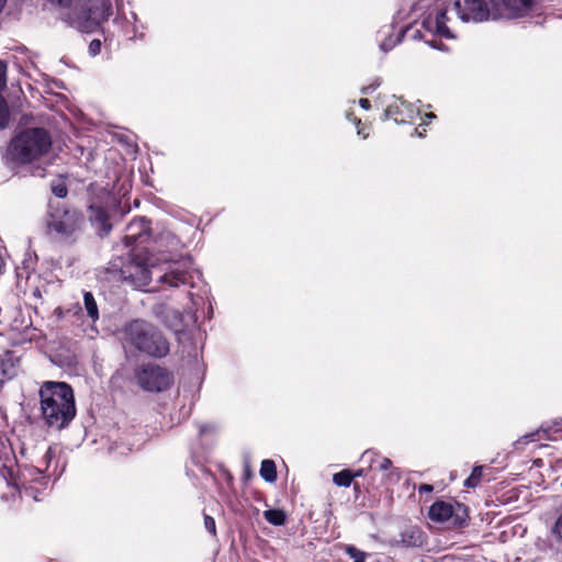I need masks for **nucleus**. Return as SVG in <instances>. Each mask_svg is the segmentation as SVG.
<instances>
[{
    "label": "nucleus",
    "mask_w": 562,
    "mask_h": 562,
    "mask_svg": "<svg viewBox=\"0 0 562 562\" xmlns=\"http://www.w3.org/2000/svg\"><path fill=\"white\" fill-rule=\"evenodd\" d=\"M190 266V259L164 258L162 262L158 265L130 261L121 269V274L135 289L157 292L165 288H179L188 284L191 279Z\"/></svg>",
    "instance_id": "obj_1"
},
{
    "label": "nucleus",
    "mask_w": 562,
    "mask_h": 562,
    "mask_svg": "<svg viewBox=\"0 0 562 562\" xmlns=\"http://www.w3.org/2000/svg\"><path fill=\"white\" fill-rule=\"evenodd\" d=\"M420 16V26L424 32L416 27V24H409L404 30H402L401 34L396 38L394 43L383 42L380 47L383 52H389L392 47L400 43L403 38H408L412 41H425L426 44L436 48L442 49V45H439L434 40H428L426 34H430L431 36H439L443 38H453L454 35L451 32L450 27L447 25L448 22V5L445 0H435L431 4H426L425 1H420L414 4L413 10H424Z\"/></svg>",
    "instance_id": "obj_2"
},
{
    "label": "nucleus",
    "mask_w": 562,
    "mask_h": 562,
    "mask_svg": "<svg viewBox=\"0 0 562 562\" xmlns=\"http://www.w3.org/2000/svg\"><path fill=\"white\" fill-rule=\"evenodd\" d=\"M42 418L48 428L60 430L76 416L74 391L65 382L47 381L40 389Z\"/></svg>",
    "instance_id": "obj_3"
},
{
    "label": "nucleus",
    "mask_w": 562,
    "mask_h": 562,
    "mask_svg": "<svg viewBox=\"0 0 562 562\" xmlns=\"http://www.w3.org/2000/svg\"><path fill=\"white\" fill-rule=\"evenodd\" d=\"M16 459L12 449L3 447L0 451V475L8 485L14 486L24 496L38 501L41 487L45 488L48 483V476L44 470L31 465H25L15 473Z\"/></svg>",
    "instance_id": "obj_4"
},
{
    "label": "nucleus",
    "mask_w": 562,
    "mask_h": 562,
    "mask_svg": "<svg viewBox=\"0 0 562 562\" xmlns=\"http://www.w3.org/2000/svg\"><path fill=\"white\" fill-rule=\"evenodd\" d=\"M124 347H132L154 358L165 357L169 352V342L153 324L135 319L126 324L122 331Z\"/></svg>",
    "instance_id": "obj_5"
},
{
    "label": "nucleus",
    "mask_w": 562,
    "mask_h": 562,
    "mask_svg": "<svg viewBox=\"0 0 562 562\" xmlns=\"http://www.w3.org/2000/svg\"><path fill=\"white\" fill-rule=\"evenodd\" d=\"M50 146L52 138L45 128H27L11 140L7 158L15 164H30L47 154Z\"/></svg>",
    "instance_id": "obj_6"
},
{
    "label": "nucleus",
    "mask_w": 562,
    "mask_h": 562,
    "mask_svg": "<svg viewBox=\"0 0 562 562\" xmlns=\"http://www.w3.org/2000/svg\"><path fill=\"white\" fill-rule=\"evenodd\" d=\"M454 8L459 19L465 23H482L503 16L501 0H458Z\"/></svg>",
    "instance_id": "obj_7"
},
{
    "label": "nucleus",
    "mask_w": 562,
    "mask_h": 562,
    "mask_svg": "<svg viewBox=\"0 0 562 562\" xmlns=\"http://www.w3.org/2000/svg\"><path fill=\"white\" fill-rule=\"evenodd\" d=\"M120 206L117 202L109 192H103L102 195L93 201L89 207V220L102 234L106 235L111 232L112 226L109 223V216L116 213V207Z\"/></svg>",
    "instance_id": "obj_8"
},
{
    "label": "nucleus",
    "mask_w": 562,
    "mask_h": 562,
    "mask_svg": "<svg viewBox=\"0 0 562 562\" xmlns=\"http://www.w3.org/2000/svg\"><path fill=\"white\" fill-rule=\"evenodd\" d=\"M135 378L137 384L147 392H162L172 383L171 374L157 364L144 366Z\"/></svg>",
    "instance_id": "obj_9"
},
{
    "label": "nucleus",
    "mask_w": 562,
    "mask_h": 562,
    "mask_svg": "<svg viewBox=\"0 0 562 562\" xmlns=\"http://www.w3.org/2000/svg\"><path fill=\"white\" fill-rule=\"evenodd\" d=\"M82 217L75 211H65L61 215H54L49 228L54 231L61 240L74 241L77 239L81 225Z\"/></svg>",
    "instance_id": "obj_10"
},
{
    "label": "nucleus",
    "mask_w": 562,
    "mask_h": 562,
    "mask_svg": "<svg viewBox=\"0 0 562 562\" xmlns=\"http://www.w3.org/2000/svg\"><path fill=\"white\" fill-rule=\"evenodd\" d=\"M418 110L415 106L404 100L396 99L393 103L389 104L384 111V119H392L395 123H406L412 120Z\"/></svg>",
    "instance_id": "obj_11"
},
{
    "label": "nucleus",
    "mask_w": 562,
    "mask_h": 562,
    "mask_svg": "<svg viewBox=\"0 0 562 562\" xmlns=\"http://www.w3.org/2000/svg\"><path fill=\"white\" fill-rule=\"evenodd\" d=\"M540 0H501L507 18H522L537 10Z\"/></svg>",
    "instance_id": "obj_12"
},
{
    "label": "nucleus",
    "mask_w": 562,
    "mask_h": 562,
    "mask_svg": "<svg viewBox=\"0 0 562 562\" xmlns=\"http://www.w3.org/2000/svg\"><path fill=\"white\" fill-rule=\"evenodd\" d=\"M149 222L144 217L135 218L127 225V234L125 240L127 245H132L148 234Z\"/></svg>",
    "instance_id": "obj_13"
},
{
    "label": "nucleus",
    "mask_w": 562,
    "mask_h": 562,
    "mask_svg": "<svg viewBox=\"0 0 562 562\" xmlns=\"http://www.w3.org/2000/svg\"><path fill=\"white\" fill-rule=\"evenodd\" d=\"M454 514V506L449 502L437 501L429 508V518L437 522L448 521Z\"/></svg>",
    "instance_id": "obj_14"
},
{
    "label": "nucleus",
    "mask_w": 562,
    "mask_h": 562,
    "mask_svg": "<svg viewBox=\"0 0 562 562\" xmlns=\"http://www.w3.org/2000/svg\"><path fill=\"white\" fill-rule=\"evenodd\" d=\"M558 432V429L552 430V428H540L533 432L527 434L515 441V447L517 449L522 448L529 442H535L541 439L555 440L557 437L553 434Z\"/></svg>",
    "instance_id": "obj_15"
},
{
    "label": "nucleus",
    "mask_w": 562,
    "mask_h": 562,
    "mask_svg": "<svg viewBox=\"0 0 562 562\" xmlns=\"http://www.w3.org/2000/svg\"><path fill=\"white\" fill-rule=\"evenodd\" d=\"M402 541L406 546L419 547L423 544V532L418 528H411L402 533Z\"/></svg>",
    "instance_id": "obj_16"
},
{
    "label": "nucleus",
    "mask_w": 562,
    "mask_h": 562,
    "mask_svg": "<svg viewBox=\"0 0 562 562\" xmlns=\"http://www.w3.org/2000/svg\"><path fill=\"white\" fill-rule=\"evenodd\" d=\"M83 304H85V310L87 312V315L90 317V319L92 322L98 321L99 319L98 305H97L94 296L92 295L91 292H85Z\"/></svg>",
    "instance_id": "obj_17"
},
{
    "label": "nucleus",
    "mask_w": 562,
    "mask_h": 562,
    "mask_svg": "<svg viewBox=\"0 0 562 562\" xmlns=\"http://www.w3.org/2000/svg\"><path fill=\"white\" fill-rule=\"evenodd\" d=\"M260 476L266 481V482H269V483H272L277 480V470H276V464L272 460H263L261 462V467H260Z\"/></svg>",
    "instance_id": "obj_18"
},
{
    "label": "nucleus",
    "mask_w": 562,
    "mask_h": 562,
    "mask_svg": "<svg viewBox=\"0 0 562 562\" xmlns=\"http://www.w3.org/2000/svg\"><path fill=\"white\" fill-rule=\"evenodd\" d=\"M263 517L273 526H283L286 520V516L281 509H268L263 513Z\"/></svg>",
    "instance_id": "obj_19"
},
{
    "label": "nucleus",
    "mask_w": 562,
    "mask_h": 562,
    "mask_svg": "<svg viewBox=\"0 0 562 562\" xmlns=\"http://www.w3.org/2000/svg\"><path fill=\"white\" fill-rule=\"evenodd\" d=\"M353 477H355V475L351 471L342 470V471L334 474L333 482L337 486L349 487L351 485Z\"/></svg>",
    "instance_id": "obj_20"
},
{
    "label": "nucleus",
    "mask_w": 562,
    "mask_h": 562,
    "mask_svg": "<svg viewBox=\"0 0 562 562\" xmlns=\"http://www.w3.org/2000/svg\"><path fill=\"white\" fill-rule=\"evenodd\" d=\"M483 467L476 465L473 468L471 475L464 481L467 487H475L481 481Z\"/></svg>",
    "instance_id": "obj_21"
},
{
    "label": "nucleus",
    "mask_w": 562,
    "mask_h": 562,
    "mask_svg": "<svg viewBox=\"0 0 562 562\" xmlns=\"http://www.w3.org/2000/svg\"><path fill=\"white\" fill-rule=\"evenodd\" d=\"M345 552L353 559V562H366L367 553L360 551L356 547L348 544L345 547Z\"/></svg>",
    "instance_id": "obj_22"
},
{
    "label": "nucleus",
    "mask_w": 562,
    "mask_h": 562,
    "mask_svg": "<svg viewBox=\"0 0 562 562\" xmlns=\"http://www.w3.org/2000/svg\"><path fill=\"white\" fill-rule=\"evenodd\" d=\"M9 122V110L5 100L0 94V130L4 128Z\"/></svg>",
    "instance_id": "obj_23"
},
{
    "label": "nucleus",
    "mask_w": 562,
    "mask_h": 562,
    "mask_svg": "<svg viewBox=\"0 0 562 562\" xmlns=\"http://www.w3.org/2000/svg\"><path fill=\"white\" fill-rule=\"evenodd\" d=\"M52 192L57 198H65L67 195L68 190H67L65 183L58 182V183L52 186Z\"/></svg>",
    "instance_id": "obj_24"
},
{
    "label": "nucleus",
    "mask_w": 562,
    "mask_h": 562,
    "mask_svg": "<svg viewBox=\"0 0 562 562\" xmlns=\"http://www.w3.org/2000/svg\"><path fill=\"white\" fill-rule=\"evenodd\" d=\"M204 527L212 536L216 535V525L213 517L204 515Z\"/></svg>",
    "instance_id": "obj_25"
},
{
    "label": "nucleus",
    "mask_w": 562,
    "mask_h": 562,
    "mask_svg": "<svg viewBox=\"0 0 562 562\" xmlns=\"http://www.w3.org/2000/svg\"><path fill=\"white\" fill-rule=\"evenodd\" d=\"M552 532L559 541H562V514L558 517L552 528Z\"/></svg>",
    "instance_id": "obj_26"
},
{
    "label": "nucleus",
    "mask_w": 562,
    "mask_h": 562,
    "mask_svg": "<svg viewBox=\"0 0 562 562\" xmlns=\"http://www.w3.org/2000/svg\"><path fill=\"white\" fill-rule=\"evenodd\" d=\"M100 50H101V42L99 40L91 41L89 44V53L92 56H95L100 53Z\"/></svg>",
    "instance_id": "obj_27"
},
{
    "label": "nucleus",
    "mask_w": 562,
    "mask_h": 562,
    "mask_svg": "<svg viewBox=\"0 0 562 562\" xmlns=\"http://www.w3.org/2000/svg\"><path fill=\"white\" fill-rule=\"evenodd\" d=\"M54 458V452L52 450V448H48L46 453L44 454V458H43V462L45 463V470L47 471L48 470V467H49V463L52 461V459Z\"/></svg>",
    "instance_id": "obj_28"
},
{
    "label": "nucleus",
    "mask_w": 562,
    "mask_h": 562,
    "mask_svg": "<svg viewBox=\"0 0 562 562\" xmlns=\"http://www.w3.org/2000/svg\"><path fill=\"white\" fill-rule=\"evenodd\" d=\"M379 86H380V81L376 80L374 83L363 87L361 89V93L362 94H369L370 92L375 90Z\"/></svg>",
    "instance_id": "obj_29"
},
{
    "label": "nucleus",
    "mask_w": 562,
    "mask_h": 562,
    "mask_svg": "<svg viewBox=\"0 0 562 562\" xmlns=\"http://www.w3.org/2000/svg\"><path fill=\"white\" fill-rule=\"evenodd\" d=\"M392 465V462L390 459L387 458H382L380 463H379V469L382 470V471H386L391 468Z\"/></svg>",
    "instance_id": "obj_30"
},
{
    "label": "nucleus",
    "mask_w": 562,
    "mask_h": 562,
    "mask_svg": "<svg viewBox=\"0 0 562 562\" xmlns=\"http://www.w3.org/2000/svg\"><path fill=\"white\" fill-rule=\"evenodd\" d=\"M359 105H360L362 109H364V110H369V109H370V106H371L370 101H369L368 99H364V98H362V99H360V100H359Z\"/></svg>",
    "instance_id": "obj_31"
},
{
    "label": "nucleus",
    "mask_w": 562,
    "mask_h": 562,
    "mask_svg": "<svg viewBox=\"0 0 562 562\" xmlns=\"http://www.w3.org/2000/svg\"><path fill=\"white\" fill-rule=\"evenodd\" d=\"M434 490V487L429 484H423L419 486V492L423 493V492H431Z\"/></svg>",
    "instance_id": "obj_32"
},
{
    "label": "nucleus",
    "mask_w": 562,
    "mask_h": 562,
    "mask_svg": "<svg viewBox=\"0 0 562 562\" xmlns=\"http://www.w3.org/2000/svg\"><path fill=\"white\" fill-rule=\"evenodd\" d=\"M390 479H394V480H398L400 479V473L396 469L392 470L391 473L389 474Z\"/></svg>",
    "instance_id": "obj_33"
},
{
    "label": "nucleus",
    "mask_w": 562,
    "mask_h": 562,
    "mask_svg": "<svg viewBox=\"0 0 562 562\" xmlns=\"http://www.w3.org/2000/svg\"><path fill=\"white\" fill-rule=\"evenodd\" d=\"M423 132H426V128H423V131H419L418 128H415V133L419 136V137H423L424 133Z\"/></svg>",
    "instance_id": "obj_34"
},
{
    "label": "nucleus",
    "mask_w": 562,
    "mask_h": 562,
    "mask_svg": "<svg viewBox=\"0 0 562 562\" xmlns=\"http://www.w3.org/2000/svg\"><path fill=\"white\" fill-rule=\"evenodd\" d=\"M423 132H426V128H423V131H419L418 128H415V133L419 136V137H423L424 133Z\"/></svg>",
    "instance_id": "obj_35"
},
{
    "label": "nucleus",
    "mask_w": 562,
    "mask_h": 562,
    "mask_svg": "<svg viewBox=\"0 0 562 562\" xmlns=\"http://www.w3.org/2000/svg\"><path fill=\"white\" fill-rule=\"evenodd\" d=\"M358 135H361L363 138L368 137V134H364L362 128H358Z\"/></svg>",
    "instance_id": "obj_36"
},
{
    "label": "nucleus",
    "mask_w": 562,
    "mask_h": 562,
    "mask_svg": "<svg viewBox=\"0 0 562 562\" xmlns=\"http://www.w3.org/2000/svg\"><path fill=\"white\" fill-rule=\"evenodd\" d=\"M5 3H7V0H0V13L2 12Z\"/></svg>",
    "instance_id": "obj_37"
},
{
    "label": "nucleus",
    "mask_w": 562,
    "mask_h": 562,
    "mask_svg": "<svg viewBox=\"0 0 562 562\" xmlns=\"http://www.w3.org/2000/svg\"><path fill=\"white\" fill-rule=\"evenodd\" d=\"M175 316H176L178 322H181L182 316H181V314L179 312H175Z\"/></svg>",
    "instance_id": "obj_38"
},
{
    "label": "nucleus",
    "mask_w": 562,
    "mask_h": 562,
    "mask_svg": "<svg viewBox=\"0 0 562 562\" xmlns=\"http://www.w3.org/2000/svg\"><path fill=\"white\" fill-rule=\"evenodd\" d=\"M426 117L429 119V120L435 119V114L434 113H427Z\"/></svg>",
    "instance_id": "obj_39"
},
{
    "label": "nucleus",
    "mask_w": 562,
    "mask_h": 562,
    "mask_svg": "<svg viewBox=\"0 0 562 562\" xmlns=\"http://www.w3.org/2000/svg\"><path fill=\"white\" fill-rule=\"evenodd\" d=\"M371 454H373V452H371V451H366V452L363 453V457H368V456H371Z\"/></svg>",
    "instance_id": "obj_40"
},
{
    "label": "nucleus",
    "mask_w": 562,
    "mask_h": 562,
    "mask_svg": "<svg viewBox=\"0 0 562 562\" xmlns=\"http://www.w3.org/2000/svg\"><path fill=\"white\" fill-rule=\"evenodd\" d=\"M353 475H355V477L356 476H360L361 475V471H358V472L353 473Z\"/></svg>",
    "instance_id": "obj_41"
},
{
    "label": "nucleus",
    "mask_w": 562,
    "mask_h": 562,
    "mask_svg": "<svg viewBox=\"0 0 562 562\" xmlns=\"http://www.w3.org/2000/svg\"><path fill=\"white\" fill-rule=\"evenodd\" d=\"M355 122L357 125H360V123H361L360 120H357V119H355Z\"/></svg>",
    "instance_id": "obj_42"
},
{
    "label": "nucleus",
    "mask_w": 562,
    "mask_h": 562,
    "mask_svg": "<svg viewBox=\"0 0 562 562\" xmlns=\"http://www.w3.org/2000/svg\"><path fill=\"white\" fill-rule=\"evenodd\" d=\"M456 505H457L458 509H461V508H462V505H461V504L457 503Z\"/></svg>",
    "instance_id": "obj_43"
}]
</instances>
